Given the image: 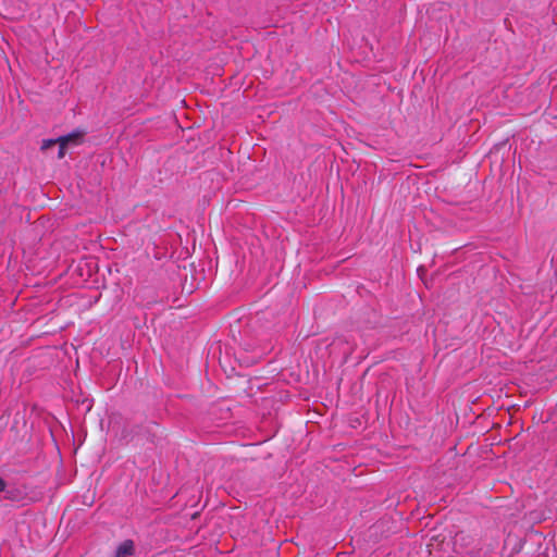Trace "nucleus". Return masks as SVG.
<instances>
[{"mask_svg": "<svg viewBox=\"0 0 557 557\" xmlns=\"http://www.w3.org/2000/svg\"><path fill=\"white\" fill-rule=\"evenodd\" d=\"M70 145V134L63 135L57 139H46L42 141L41 149L49 150L57 148V156L62 159L66 154L67 147Z\"/></svg>", "mask_w": 557, "mask_h": 557, "instance_id": "1", "label": "nucleus"}, {"mask_svg": "<svg viewBox=\"0 0 557 557\" xmlns=\"http://www.w3.org/2000/svg\"><path fill=\"white\" fill-rule=\"evenodd\" d=\"M84 135L85 133L82 131L72 132V146L78 145Z\"/></svg>", "mask_w": 557, "mask_h": 557, "instance_id": "3", "label": "nucleus"}, {"mask_svg": "<svg viewBox=\"0 0 557 557\" xmlns=\"http://www.w3.org/2000/svg\"><path fill=\"white\" fill-rule=\"evenodd\" d=\"M135 553V543L133 540L123 541L115 550L114 557H129Z\"/></svg>", "mask_w": 557, "mask_h": 557, "instance_id": "2", "label": "nucleus"}, {"mask_svg": "<svg viewBox=\"0 0 557 557\" xmlns=\"http://www.w3.org/2000/svg\"><path fill=\"white\" fill-rule=\"evenodd\" d=\"M5 488V482L4 480L0 476V492L4 491Z\"/></svg>", "mask_w": 557, "mask_h": 557, "instance_id": "5", "label": "nucleus"}, {"mask_svg": "<svg viewBox=\"0 0 557 557\" xmlns=\"http://www.w3.org/2000/svg\"><path fill=\"white\" fill-rule=\"evenodd\" d=\"M90 274H91V271H90V269H89V270L87 271V276H90Z\"/></svg>", "mask_w": 557, "mask_h": 557, "instance_id": "6", "label": "nucleus"}, {"mask_svg": "<svg viewBox=\"0 0 557 557\" xmlns=\"http://www.w3.org/2000/svg\"><path fill=\"white\" fill-rule=\"evenodd\" d=\"M76 272H77V275H79L82 277V282H85L86 278H84V268H83V263L79 262L77 268H76Z\"/></svg>", "mask_w": 557, "mask_h": 557, "instance_id": "4", "label": "nucleus"}]
</instances>
